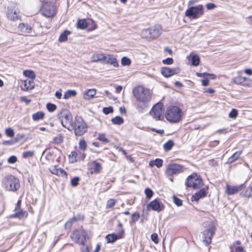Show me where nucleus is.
<instances>
[{"instance_id":"nucleus-1","label":"nucleus","mask_w":252,"mask_h":252,"mask_svg":"<svg viewBox=\"0 0 252 252\" xmlns=\"http://www.w3.org/2000/svg\"><path fill=\"white\" fill-rule=\"evenodd\" d=\"M134 96L139 102L137 109L139 112H142L146 107V104L152 98V94L149 90L142 86L135 87L133 90Z\"/></svg>"},{"instance_id":"nucleus-2","label":"nucleus","mask_w":252,"mask_h":252,"mask_svg":"<svg viewBox=\"0 0 252 252\" xmlns=\"http://www.w3.org/2000/svg\"><path fill=\"white\" fill-rule=\"evenodd\" d=\"M183 115L182 110L179 107L170 106L167 108L165 116L168 121L177 123L182 120Z\"/></svg>"},{"instance_id":"nucleus-3","label":"nucleus","mask_w":252,"mask_h":252,"mask_svg":"<svg viewBox=\"0 0 252 252\" xmlns=\"http://www.w3.org/2000/svg\"><path fill=\"white\" fill-rule=\"evenodd\" d=\"M192 4L193 1H192L188 2V8L185 12V15L189 19H197L204 14V7L201 4L192 6Z\"/></svg>"},{"instance_id":"nucleus-4","label":"nucleus","mask_w":252,"mask_h":252,"mask_svg":"<svg viewBox=\"0 0 252 252\" xmlns=\"http://www.w3.org/2000/svg\"><path fill=\"white\" fill-rule=\"evenodd\" d=\"M73 129L76 136H80L84 134L88 129L85 122L80 116H76L70 129Z\"/></svg>"},{"instance_id":"nucleus-5","label":"nucleus","mask_w":252,"mask_h":252,"mask_svg":"<svg viewBox=\"0 0 252 252\" xmlns=\"http://www.w3.org/2000/svg\"><path fill=\"white\" fill-rule=\"evenodd\" d=\"M2 184L6 190L14 192L20 187L19 180L12 175L5 177L2 180Z\"/></svg>"},{"instance_id":"nucleus-6","label":"nucleus","mask_w":252,"mask_h":252,"mask_svg":"<svg viewBox=\"0 0 252 252\" xmlns=\"http://www.w3.org/2000/svg\"><path fill=\"white\" fill-rule=\"evenodd\" d=\"M186 185L189 188L198 189L202 186L203 182L200 177L194 173L188 177Z\"/></svg>"},{"instance_id":"nucleus-7","label":"nucleus","mask_w":252,"mask_h":252,"mask_svg":"<svg viewBox=\"0 0 252 252\" xmlns=\"http://www.w3.org/2000/svg\"><path fill=\"white\" fill-rule=\"evenodd\" d=\"M59 116L62 126L70 130V127L73 123L72 122V117L71 113L66 109H63Z\"/></svg>"},{"instance_id":"nucleus-8","label":"nucleus","mask_w":252,"mask_h":252,"mask_svg":"<svg viewBox=\"0 0 252 252\" xmlns=\"http://www.w3.org/2000/svg\"><path fill=\"white\" fill-rule=\"evenodd\" d=\"M216 228L212 223L209 224L208 228L206 229L202 232V240L205 243L206 245H208L211 243L212 238L215 234Z\"/></svg>"},{"instance_id":"nucleus-9","label":"nucleus","mask_w":252,"mask_h":252,"mask_svg":"<svg viewBox=\"0 0 252 252\" xmlns=\"http://www.w3.org/2000/svg\"><path fill=\"white\" fill-rule=\"evenodd\" d=\"M71 238L76 243L84 245L86 238V232L82 228L76 229L72 233Z\"/></svg>"},{"instance_id":"nucleus-10","label":"nucleus","mask_w":252,"mask_h":252,"mask_svg":"<svg viewBox=\"0 0 252 252\" xmlns=\"http://www.w3.org/2000/svg\"><path fill=\"white\" fill-rule=\"evenodd\" d=\"M184 171L183 166L177 163L169 164L165 170V174L168 176H172L179 174Z\"/></svg>"},{"instance_id":"nucleus-11","label":"nucleus","mask_w":252,"mask_h":252,"mask_svg":"<svg viewBox=\"0 0 252 252\" xmlns=\"http://www.w3.org/2000/svg\"><path fill=\"white\" fill-rule=\"evenodd\" d=\"M122 224L119 222L117 227L119 230L118 234L112 233L108 234L106 236V239L108 243H114L118 239L122 238L124 235V230L122 228Z\"/></svg>"},{"instance_id":"nucleus-12","label":"nucleus","mask_w":252,"mask_h":252,"mask_svg":"<svg viewBox=\"0 0 252 252\" xmlns=\"http://www.w3.org/2000/svg\"><path fill=\"white\" fill-rule=\"evenodd\" d=\"M163 105L161 103H158L155 105L150 112V114L156 121L160 120L163 113Z\"/></svg>"},{"instance_id":"nucleus-13","label":"nucleus","mask_w":252,"mask_h":252,"mask_svg":"<svg viewBox=\"0 0 252 252\" xmlns=\"http://www.w3.org/2000/svg\"><path fill=\"white\" fill-rule=\"evenodd\" d=\"M55 6L50 2L45 3L41 9L43 15L47 17H52L55 14Z\"/></svg>"},{"instance_id":"nucleus-14","label":"nucleus","mask_w":252,"mask_h":252,"mask_svg":"<svg viewBox=\"0 0 252 252\" xmlns=\"http://www.w3.org/2000/svg\"><path fill=\"white\" fill-rule=\"evenodd\" d=\"M244 188V185L241 184L237 186H233L229 185L226 186L225 192L228 195H232L238 193Z\"/></svg>"},{"instance_id":"nucleus-15","label":"nucleus","mask_w":252,"mask_h":252,"mask_svg":"<svg viewBox=\"0 0 252 252\" xmlns=\"http://www.w3.org/2000/svg\"><path fill=\"white\" fill-rule=\"evenodd\" d=\"M8 18L12 21H16L20 18L19 11L15 7H10L7 12Z\"/></svg>"},{"instance_id":"nucleus-16","label":"nucleus","mask_w":252,"mask_h":252,"mask_svg":"<svg viewBox=\"0 0 252 252\" xmlns=\"http://www.w3.org/2000/svg\"><path fill=\"white\" fill-rule=\"evenodd\" d=\"M179 72V69L176 68H170L167 67H163L161 70V74L165 77H169Z\"/></svg>"},{"instance_id":"nucleus-17","label":"nucleus","mask_w":252,"mask_h":252,"mask_svg":"<svg viewBox=\"0 0 252 252\" xmlns=\"http://www.w3.org/2000/svg\"><path fill=\"white\" fill-rule=\"evenodd\" d=\"M21 88L23 91H28L32 90L34 87V82L32 80L26 79L25 81H22Z\"/></svg>"},{"instance_id":"nucleus-18","label":"nucleus","mask_w":252,"mask_h":252,"mask_svg":"<svg viewBox=\"0 0 252 252\" xmlns=\"http://www.w3.org/2000/svg\"><path fill=\"white\" fill-rule=\"evenodd\" d=\"M104 63L110 64L115 67H118L119 66V63L116 58H115L113 55L109 54L105 55Z\"/></svg>"},{"instance_id":"nucleus-19","label":"nucleus","mask_w":252,"mask_h":252,"mask_svg":"<svg viewBox=\"0 0 252 252\" xmlns=\"http://www.w3.org/2000/svg\"><path fill=\"white\" fill-rule=\"evenodd\" d=\"M49 170L53 174L56 175L58 176L63 177H66L67 176L66 172L61 168H58L56 166H52L50 168Z\"/></svg>"},{"instance_id":"nucleus-20","label":"nucleus","mask_w":252,"mask_h":252,"mask_svg":"<svg viewBox=\"0 0 252 252\" xmlns=\"http://www.w3.org/2000/svg\"><path fill=\"white\" fill-rule=\"evenodd\" d=\"M149 206L152 208V210L158 212H160L164 209V205L162 204H160L157 199H155L151 202Z\"/></svg>"},{"instance_id":"nucleus-21","label":"nucleus","mask_w":252,"mask_h":252,"mask_svg":"<svg viewBox=\"0 0 252 252\" xmlns=\"http://www.w3.org/2000/svg\"><path fill=\"white\" fill-rule=\"evenodd\" d=\"M18 28L22 34L31 33L32 30L30 25L23 23L19 25Z\"/></svg>"},{"instance_id":"nucleus-22","label":"nucleus","mask_w":252,"mask_h":252,"mask_svg":"<svg viewBox=\"0 0 252 252\" xmlns=\"http://www.w3.org/2000/svg\"><path fill=\"white\" fill-rule=\"evenodd\" d=\"M105 54L103 53H95L93 54L91 57V61L94 63L100 62L104 63L105 57Z\"/></svg>"},{"instance_id":"nucleus-23","label":"nucleus","mask_w":252,"mask_h":252,"mask_svg":"<svg viewBox=\"0 0 252 252\" xmlns=\"http://www.w3.org/2000/svg\"><path fill=\"white\" fill-rule=\"evenodd\" d=\"M150 29L151 39L158 38L160 35L161 31L160 26H155Z\"/></svg>"},{"instance_id":"nucleus-24","label":"nucleus","mask_w":252,"mask_h":252,"mask_svg":"<svg viewBox=\"0 0 252 252\" xmlns=\"http://www.w3.org/2000/svg\"><path fill=\"white\" fill-rule=\"evenodd\" d=\"M207 194L206 190L203 188L200 189L198 192H196L191 197V201H198L200 198L205 196Z\"/></svg>"},{"instance_id":"nucleus-25","label":"nucleus","mask_w":252,"mask_h":252,"mask_svg":"<svg viewBox=\"0 0 252 252\" xmlns=\"http://www.w3.org/2000/svg\"><path fill=\"white\" fill-rule=\"evenodd\" d=\"M96 91L94 89H88L83 93V98L86 100H90L93 98L95 95Z\"/></svg>"},{"instance_id":"nucleus-26","label":"nucleus","mask_w":252,"mask_h":252,"mask_svg":"<svg viewBox=\"0 0 252 252\" xmlns=\"http://www.w3.org/2000/svg\"><path fill=\"white\" fill-rule=\"evenodd\" d=\"M15 214L12 216L13 218H23L28 216V213L26 211H23L20 209H15Z\"/></svg>"},{"instance_id":"nucleus-27","label":"nucleus","mask_w":252,"mask_h":252,"mask_svg":"<svg viewBox=\"0 0 252 252\" xmlns=\"http://www.w3.org/2000/svg\"><path fill=\"white\" fill-rule=\"evenodd\" d=\"M93 164H94V167L93 169H92V170H90V173L91 174L99 173L100 172L101 170L102 169V167H101V164L96 162V161H94L93 162Z\"/></svg>"},{"instance_id":"nucleus-28","label":"nucleus","mask_w":252,"mask_h":252,"mask_svg":"<svg viewBox=\"0 0 252 252\" xmlns=\"http://www.w3.org/2000/svg\"><path fill=\"white\" fill-rule=\"evenodd\" d=\"M83 220V217H81L79 218H77L75 217H73L72 218L70 219L69 220H68L65 224V228L66 229H70L71 227V226L72 224L77 221L78 220Z\"/></svg>"},{"instance_id":"nucleus-29","label":"nucleus","mask_w":252,"mask_h":252,"mask_svg":"<svg viewBox=\"0 0 252 252\" xmlns=\"http://www.w3.org/2000/svg\"><path fill=\"white\" fill-rule=\"evenodd\" d=\"M242 154V151H237L234 153L228 159V162L231 163L235 161Z\"/></svg>"},{"instance_id":"nucleus-30","label":"nucleus","mask_w":252,"mask_h":252,"mask_svg":"<svg viewBox=\"0 0 252 252\" xmlns=\"http://www.w3.org/2000/svg\"><path fill=\"white\" fill-rule=\"evenodd\" d=\"M241 195L247 198L252 197V185L249 186L244 191L241 192Z\"/></svg>"},{"instance_id":"nucleus-31","label":"nucleus","mask_w":252,"mask_h":252,"mask_svg":"<svg viewBox=\"0 0 252 252\" xmlns=\"http://www.w3.org/2000/svg\"><path fill=\"white\" fill-rule=\"evenodd\" d=\"M77 93L75 90H69L65 92L63 95V98L67 99L71 97H74L76 95Z\"/></svg>"},{"instance_id":"nucleus-32","label":"nucleus","mask_w":252,"mask_h":252,"mask_svg":"<svg viewBox=\"0 0 252 252\" xmlns=\"http://www.w3.org/2000/svg\"><path fill=\"white\" fill-rule=\"evenodd\" d=\"M23 75L26 77H28L30 78L29 80H33L35 77L36 75L34 72L31 70H26L23 71Z\"/></svg>"},{"instance_id":"nucleus-33","label":"nucleus","mask_w":252,"mask_h":252,"mask_svg":"<svg viewBox=\"0 0 252 252\" xmlns=\"http://www.w3.org/2000/svg\"><path fill=\"white\" fill-rule=\"evenodd\" d=\"M246 80H247V78L246 77H243L242 76H238V77L233 78L232 81H233V82L236 84L241 85L243 83H244L246 81Z\"/></svg>"},{"instance_id":"nucleus-34","label":"nucleus","mask_w":252,"mask_h":252,"mask_svg":"<svg viewBox=\"0 0 252 252\" xmlns=\"http://www.w3.org/2000/svg\"><path fill=\"white\" fill-rule=\"evenodd\" d=\"M44 117V113L42 112H38L32 115V118L34 121H38L43 119Z\"/></svg>"},{"instance_id":"nucleus-35","label":"nucleus","mask_w":252,"mask_h":252,"mask_svg":"<svg viewBox=\"0 0 252 252\" xmlns=\"http://www.w3.org/2000/svg\"><path fill=\"white\" fill-rule=\"evenodd\" d=\"M70 33L69 31H65L59 37V40L60 42H64L67 40V36Z\"/></svg>"},{"instance_id":"nucleus-36","label":"nucleus","mask_w":252,"mask_h":252,"mask_svg":"<svg viewBox=\"0 0 252 252\" xmlns=\"http://www.w3.org/2000/svg\"><path fill=\"white\" fill-rule=\"evenodd\" d=\"M150 29H147L143 30L141 33V36L143 38L151 39L150 34Z\"/></svg>"},{"instance_id":"nucleus-37","label":"nucleus","mask_w":252,"mask_h":252,"mask_svg":"<svg viewBox=\"0 0 252 252\" xmlns=\"http://www.w3.org/2000/svg\"><path fill=\"white\" fill-rule=\"evenodd\" d=\"M111 121L113 124L118 125H122L124 122V119L120 116H117L112 119Z\"/></svg>"},{"instance_id":"nucleus-38","label":"nucleus","mask_w":252,"mask_h":252,"mask_svg":"<svg viewBox=\"0 0 252 252\" xmlns=\"http://www.w3.org/2000/svg\"><path fill=\"white\" fill-rule=\"evenodd\" d=\"M63 141V136L60 134L53 138V142L56 144H60Z\"/></svg>"},{"instance_id":"nucleus-39","label":"nucleus","mask_w":252,"mask_h":252,"mask_svg":"<svg viewBox=\"0 0 252 252\" xmlns=\"http://www.w3.org/2000/svg\"><path fill=\"white\" fill-rule=\"evenodd\" d=\"M77 24L78 28L84 29L87 27V23L85 19L79 20Z\"/></svg>"},{"instance_id":"nucleus-40","label":"nucleus","mask_w":252,"mask_h":252,"mask_svg":"<svg viewBox=\"0 0 252 252\" xmlns=\"http://www.w3.org/2000/svg\"><path fill=\"white\" fill-rule=\"evenodd\" d=\"M173 145H174V143H173V141H172L171 140H168L167 142L164 143L163 145L164 150L165 151H168L172 149Z\"/></svg>"},{"instance_id":"nucleus-41","label":"nucleus","mask_w":252,"mask_h":252,"mask_svg":"<svg viewBox=\"0 0 252 252\" xmlns=\"http://www.w3.org/2000/svg\"><path fill=\"white\" fill-rule=\"evenodd\" d=\"M97 139L104 143H107L110 142L109 140L106 137L104 133H98Z\"/></svg>"},{"instance_id":"nucleus-42","label":"nucleus","mask_w":252,"mask_h":252,"mask_svg":"<svg viewBox=\"0 0 252 252\" xmlns=\"http://www.w3.org/2000/svg\"><path fill=\"white\" fill-rule=\"evenodd\" d=\"M200 59L198 55H193L192 57L191 64L194 66H197L199 64Z\"/></svg>"},{"instance_id":"nucleus-43","label":"nucleus","mask_w":252,"mask_h":252,"mask_svg":"<svg viewBox=\"0 0 252 252\" xmlns=\"http://www.w3.org/2000/svg\"><path fill=\"white\" fill-rule=\"evenodd\" d=\"M46 107L47 110L50 112H54L57 109L56 105L54 104L51 103H47L46 105Z\"/></svg>"},{"instance_id":"nucleus-44","label":"nucleus","mask_w":252,"mask_h":252,"mask_svg":"<svg viewBox=\"0 0 252 252\" xmlns=\"http://www.w3.org/2000/svg\"><path fill=\"white\" fill-rule=\"evenodd\" d=\"M116 204V201L113 199H109L106 203V209H109L112 208Z\"/></svg>"},{"instance_id":"nucleus-45","label":"nucleus","mask_w":252,"mask_h":252,"mask_svg":"<svg viewBox=\"0 0 252 252\" xmlns=\"http://www.w3.org/2000/svg\"><path fill=\"white\" fill-rule=\"evenodd\" d=\"M5 134L10 137H13L14 136V132L13 129L11 127L6 128L5 130Z\"/></svg>"},{"instance_id":"nucleus-46","label":"nucleus","mask_w":252,"mask_h":252,"mask_svg":"<svg viewBox=\"0 0 252 252\" xmlns=\"http://www.w3.org/2000/svg\"><path fill=\"white\" fill-rule=\"evenodd\" d=\"M121 63L123 65H129L131 63V61L129 58L124 57L122 59Z\"/></svg>"},{"instance_id":"nucleus-47","label":"nucleus","mask_w":252,"mask_h":252,"mask_svg":"<svg viewBox=\"0 0 252 252\" xmlns=\"http://www.w3.org/2000/svg\"><path fill=\"white\" fill-rule=\"evenodd\" d=\"M79 146L80 149L83 151L87 149V145L85 140L82 139L79 141Z\"/></svg>"},{"instance_id":"nucleus-48","label":"nucleus","mask_w":252,"mask_h":252,"mask_svg":"<svg viewBox=\"0 0 252 252\" xmlns=\"http://www.w3.org/2000/svg\"><path fill=\"white\" fill-rule=\"evenodd\" d=\"M238 115V111L235 109H233L229 113V117L232 119H235Z\"/></svg>"},{"instance_id":"nucleus-49","label":"nucleus","mask_w":252,"mask_h":252,"mask_svg":"<svg viewBox=\"0 0 252 252\" xmlns=\"http://www.w3.org/2000/svg\"><path fill=\"white\" fill-rule=\"evenodd\" d=\"M34 155V152L33 151H26L23 154V157L24 158H28L32 157Z\"/></svg>"},{"instance_id":"nucleus-50","label":"nucleus","mask_w":252,"mask_h":252,"mask_svg":"<svg viewBox=\"0 0 252 252\" xmlns=\"http://www.w3.org/2000/svg\"><path fill=\"white\" fill-rule=\"evenodd\" d=\"M113 111V107L111 106L108 107H104L103 109V112L106 115H108L109 113H112Z\"/></svg>"},{"instance_id":"nucleus-51","label":"nucleus","mask_w":252,"mask_h":252,"mask_svg":"<svg viewBox=\"0 0 252 252\" xmlns=\"http://www.w3.org/2000/svg\"><path fill=\"white\" fill-rule=\"evenodd\" d=\"M173 198L174 202L177 206H181L182 205V201L180 199L178 198V197H177L175 196H174L173 197Z\"/></svg>"},{"instance_id":"nucleus-52","label":"nucleus","mask_w":252,"mask_h":252,"mask_svg":"<svg viewBox=\"0 0 252 252\" xmlns=\"http://www.w3.org/2000/svg\"><path fill=\"white\" fill-rule=\"evenodd\" d=\"M145 193L148 198H151L153 195V191L149 188H147L145 190Z\"/></svg>"},{"instance_id":"nucleus-53","label":"nucleus","mask_w":252,"mask_h":252,"mask_svg":"<svg viewBox=\"0 0 252 252\" xmlns=\"http://www.w3.org/2000/svg\"><path fill=\"white\" fill-rule=\"evenodd\" d=\"M162 162H163V161L161 159H160V158H157L155 160V165L158 167V168H160L162 166Z\"/></svg>"},{"instance_id":"nucleus-54","label":"nucleus","mask_w":252,"mask_h":252,"mask_svg":"<svg viewBox=\"0 0 252 252\" xmlns=\"http://www.w3.org/2000/svg\"><path fill=\"white\" fill-rule=\"evenodd\" d=\"M79 181V178L77 177L73 178L71 181V185L73 187H76L78 185Z\"/></svg>"},{"instance_id":"nucleus-55","label":"nucleus","mask_w":252,"mask_h":252,"mask_svg":"<svg viewBox=\"0 0 252 252\" xmlns=\"http://www.w3.org/2000/svg\"><path fill=\"white\" fill-rule=\"evenodd\" d=\"M140 218L139 213H134L131 216V220L133 222H134L138 220Z\"/></svg>"},{"instance_id":"nucleus-56","label":"nucleus","mask_w":252,"mask_h":252,"mask_svg":"<svg viewBox=\"0 0 252 252\" xmlns=\"http://www.w3.org/2000/svg\"><path fill=\"white\" fill-rule=\"evenodd\" d=\"M162 63L164 64H172L173 63V60L171 58H168L162 61Z\"/></svg>"},{"instance_id":"nucleus-57","label":"nucleus","mask_w":252,"mask_h":252,"mask_svg":"<svg viewBox=\"0 0 252 252\" xmlns=\"http://www.w3.org/2000/svg\"><path fill=\"white\" fill-rule=\"evenodd\" d=\"M151 239L155 243L157 244L158 242V236L156 233H154L151 235Z\"/></svg>"},{"instance_id":"nucleus-58","label":"nucleus","mask_w":252,"mask_h":252,"mask_svg":"<svg viewBox=\"0 0 252 252\" xmlns=\"http://www.w3.org/2000/svg\"><path fill=\"white\" fill-rule=\"evenodd\" d=\"M17 160V158L14 156H11L9 157V158L8 159V162L9 163H15Z\"/></svg>"},{"instance_id":"nucleus-59","label":"nucleus","mask_w":252,"mask_h":252,"mask_svg":"<svg viewBox=\"0 0 252 252\" xmlns=\"http://www.w3.org/2000/svg\"><path fill=\"white\" fill-rule=\"evenodd\" d=\"M20 100L22 102H25L27 105L29 104L31 102V100L27 98L26 96L21 97Z\"/></svg>"},{"instance_id":"nucleus-60","label":"nucleus","mask_w":252,"mask_h":252,"mask_svg":"<svg viewBox=\"0 0 252 252\" xmlns=\"http://www.w3.org/2000/svg\"><path fill=\"white\" fill-rule=\"evenodd\" d=\"M206 6L208 10H212L216 7V5L213 3H208Z\"/></svg>"},{"instance_id":"nucleus-61","label":"nucleus","mask_w":252,"mask_h":252,"mask_svg":"<svg viewBox=\"0 0 252 252\" xmlns=\"http://www.w3.org/2000/svg\"><path fill=\"white\" fill-rule=\"evenodd\" d=\"M209 84V79L208 77H206L202 80V85L203 86H206Z\"/></svg>"},{"instance_id":"nucleus-62","label":"nucleus","mask_w":252,"mask_h":252,"mask_svg":"<svg viewBox=\"0 0 252 252\" xmlns=\"http://www.w3.org/2000/svg\"><path fill=\"white\" fill-rule=\"evenodd\" d=\"M196 74L198 77H204V78H206V77H208V75H209V73H206V72H205V73L197 72L196 73Z\"/></svg>"},{"instance_id":"nucleus-63","label":"nucleus","mask_w":252,"mask_h":252,"mask_svg":"<svg viewBox=\"0 0 252 252\" xmlns=\"http://www.w3.org/2000/svg\"><path fill=\"white\" fill-rule=\"evenodd\" d=\"M62 90L58 91L55 93V96L58 99H61L62 96Z\"/></svg>"},{"instance_id":"nucleus-64","label":"nucleus","mask_w":252,"mask_h":252,"mask_svg":"<svg viewBox=\"0 0 252 252\" xmlns=\"http://www.w3.org/2000/svg\"><path fill=\"white\" fill-rule=\"evenodd\" d=\"M215 91L214 89L212 88H209V89H204V92L208 93V94H213L215 93Z\"/></svg>"}]
</instances>
